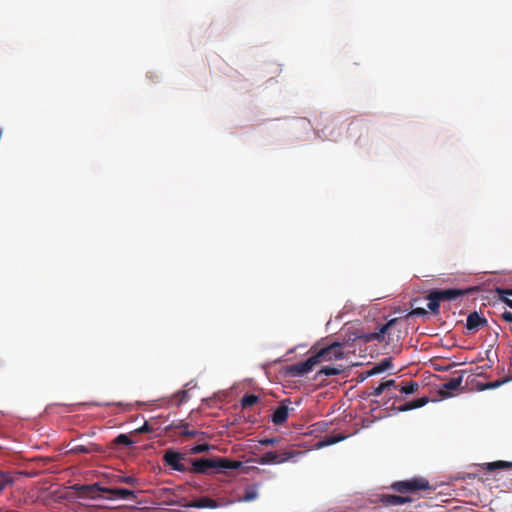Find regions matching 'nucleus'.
<instances>
[{"label": "nucleus", "mask_w": 512, "mask_h": 512, "mask_svg": "<svg viewBox=\"0 0 512 512\" xmlns=\"http://www.w3.org/2000/svg\"><path fill=\"white\" fill-rule=\"evenodd\" d=\"M315 356L318 363L340 360L344 358V344L339 342H333L321 349H319Z\"/></svg>", "instance_id": "5"}, {"label": "nucleus", "mask_w": 512, "mask_h": 512, "mask_svg": "<svg viewBox=\"0 0 512 512\" xmlns=\"http://www.w3.org/2000/svg\"><path fill=\"white\" fill-rule=\"evenodd\" d=\"M380 365V367L383 368V370H387L389 369L391 366H392V360L391 358H384L381 360L380 363H378Z\"/></svg>", "instance_id": "33"}, {"label": "nucleus", "mask_w": 512, "mask_h": 512, "mask_svg": "<svg viewBox=\"0 0 512 512\" xmlns=\"http://www.w3.org/2000/svg\"><path fill=\"white\" fill-rule=\"evenodd\" d=\"M342 371V366H324L318 371V375L335 376Z\"/></svg>", "instance_id": "19"}, {"label": "nucleus", "mask_w": 512, "mask_h": 512, "mask_svg": "<svg viewBox=\"0 0 512 512\" xmlns=\"http://www.w3.org/2000/svg\"><path fill=\"white\" fill-rule=\"evenodd\" d=\"M163 462L165 466L170 467L174 471L187 473L188 466L186 462H189L185 453L175 451L173 449H167L163 454Z\"/></svg>", "instance_id": "4"}, {"label": "nucleus", "mask_w": 512, "mask_h": 512, "mask_svg": "<svg viewBox=\"0 0 512 512\" xmlns=\"http://www.w3.org/2000/svg\"><path fill=\"white\" fill-rule=\"evenodd\" d=\"M499 298L503 303H505L509 308L512 309V299L505 296L504 294H499Z\"/></svg>", "instance_id": "37"}, {"label": "nucleus", "mask_w": 512, "mask_h": 512, "mask_svg": "<svg viewBox=\"0 0 512 512\" xmlns=\"http://www.w3.org/2000/svg\"><path fill=\"white\" fill-rule=\"evenodd\" d=\"M384 372L383 368L379 364L375 365L371 370L367 372V376H372Z\"/></svg>", "instance_id": "34"}, {"label": "nucleus", "mask_w": 512, "mask_h": 512, "mask_svg": "<svg viewBox=\"0 0 512 512\" xmlns=\"http://www.w3.org/2000/svg\"><path fill=\"white\" fill-rule=\"evenodd\" d=\"M346 437L343 436V435H337V436H326L325 439L323 440V444L324 445H332V444H335L339 441H342L344 440Z\"/></svg>", "instance_id": "28"}, {"label": "nucleus", "mask_w": 512, "mask_h": 512, "mask_svg": "<svg viewBox=\"0 0 512 512\" xmlns=\"http://www.w3.org/2000/svg\"><path fill=\"white\" fill-rule=\"evenodd\" d=\"M154 428L149 424L148 421H145L144 424L135 429L134 432L137 433V434H143V433H151V432H154Z\"/></svg>", "instance_id": "29"}, {"label": "nucleus", "mask_w": 512, "mask_h": 512, "mask_svg": "<svg viewBox=\"0 0 512 512\" xmlns=\"http://www.w3.org/2000/svg\"><path fill=\"white\" fill-rule=\"evenodd\" d=\"M258 497V492L255 488H248L245 490L244 495L241 497L240 501L250 502Z\"/></svg>", "instance_id": "23"}, {"label": "nucleus", "mask_w": 512, "mask_h": 512, "mask_svg": "<svg viewBox=\"0 0 512 512\" xmlns=\"http://www.w3.org/2000/svg\"><path fill=\"white\" fill-rule=\"evenodd\" d=\"M440 302L441 300L438 299V295L437 293L433 290L430 292V294L428 295V308L433 312V313H438L439 312V307H440Z\"/></svg>", "instance_id": "16"}, {"label": "nucleus", "mask_w": 512, "mask_h": 512, "mask_svg": "<svg viewBox=\"0 0 512 512\" xmlns=\"http://www.w3.org/2000/svg\"><path fill=\"white\" fill-rule=\"evenodd\" d=\"M379 500L384 506H400L411 502L412 498L409 496L383 494Z\"/></svg>", "instance_id": "10"}, {"label": "nucleus", "mask_w": 512, "mask_h": 512, "mask_svg": "<svg viewBox=\"0 0 512 512\" xmlns=\"http://www.w3.org/2000/svg\"><path fill=\"white\" fill-rule=\"evenodd\" d=\"M499 294H504L505 296H512V288L511 289H501L498 291Z\"/></svg>", "instance_id": "41"}, {"label": "nucleus", "mask_w": 512, "mask_h": 512, "mask_svg": "<svg viewBox=\"0 0 512 512\" xmlns=\"http://www.w3.org/2000/svg\"><path fill=\"white\" fill-rule=\"evenodd\" d=\"M382 384H383V386H384L385 390H386V389H388V388H390V387H395V388L397 387V385H396V381H395V380H393V379H390V380L384 381V382H382Z\"/></svg>", "instance_id": "39"}, {"label": "nucleus", "mask_w": 512, "mask_h": 512, "mask_svg": "<svg viewBox=\"0 0 512 512\" xmlns=\"http://www.w3.org/2000/svg\"><path fill=\"white\" fill-rule=\"evenodd\" d=\"M391 488L400 494H406L419 490H429L431 489V486L427 479L423 477H417L410 480L394 482L391 485Z\"/></svg>", "instance_id": "3"}, {"label": "nucleus", "mask_w": 512, "mask_h": 512, "mask_svg": "<svg viewBox=\"0 0 512 512\" xmlns=\"http://www.w3.org/2000/svg\"><path fill=\"white\" fill-rule=\"evenodd\" d=\"M426 314V310L423 308H415L409 314H407L404 318L408 320L410 316H423Z\"/></svg>", "instance_id": "31"}, {"label": "nucleus", "mask_w": 512, "mask_h": 512, "mask_svg": "<svg viewBox=\"0 0 512 512\" xmlns=\"http://www.w3.org/2000/svg\"><path fill=\"white\" fill-rule=\"evenodd\" d=\"M428 402H429V397L424 396V397L418 398L416 400L407 402V403L399 406L398 410L399 411H408V410L420 408V407H423L424 405H426Z\"/></svg>", "instance_id": "14"}, {"label": "nucleus", "mask_w": 512, "mask_h": 512, "mask_svg": "<svg viewBox=\"0 0 512 512\" xmlns=\"http://www.w3.org/2000/svg\"><path fill=\"white\" fill-rule=\"evenodd\" d=\"M437 295L438 299L441 301H450L457 299L459 297H462L464 295H467L471 289H457V288H449V289H437L434 290Z\"/></svg>", "instance_id": "8"}, {"label": "nucleus", "mask_w": 512, "mask_h": 512, "mask_svg": "<svg viewBox=\"0 0 512 512\" xmlns=\"http://www.w3.org/2000/svg\"><path fill=\"white\" fill-rule=\"evenodd\" d=\"M419 388V384L415 381H410L409 383L403 385L401 388H400V391L401 393H404V394H412L414 392H416Z\"/></svg>", "instance_id": "24"}, {"label": "nucleus", "mask_w": 512, "mask_h": 512, "mask_svg": "<svg viewBox=\"0 0 512 512\" xmlns=\"http://www.w3.org/2000/svg\"><path fill=\"white\" fill-rule=\"evenodd\" d=\"M385 390L382 383H380L376 388H374L373 392L371 393L372 396L378 397L380 396L383 391Z\"/></svg>", "instance_id": "36"}, {"label": "nucleus", "mask_w": 512, "mask_h": 512, "mask_svg": "<svg viewBox=\"0 0 512 512\" xmlns=\"http://www.w3.org/2000/svg\"><path fill=\"white\" fill-rule=\"evenodd\" d=\"M122 482L127 484H133L135 482V479L132 476H125L122 478Z\"/></svg>", "instance_id": "40"}, {"label": "nucleus", "mask_w": 512, "mask_h": 512, "mask_svg": "<svg viewBox=\"0 0 512 512\" xmlns=\"http://www.w3.org/2000/svg\"><path fill=\"white\" fill-rule=\"evenodd\" d=\"M14 483V478L10 473L0 471V494Z\"/></svg>", "instance_id": "18"}, {"label": "nucleus", "mask_w": 512, "mask_h": 512, "mask_svg": "<svg viewBox=\"0 0 512 512\" xmlns=\"http://www.w3.org/2000/svg\"><path fill=\"white\" fill-rule=\"evenodd\" d=\"M115 444L117 445H124V446H130L133 444V441L130 439V437L126 434H120L118 435L115 440Z\"/></svg>", "instance_id": "26"}, {"label": "nucleus", "mask_w": 512, "mask_h": 512, "mask_svg": "<svg viewBox=\"0 0 512 512\" xmlns=\"http://www.w3.org/2000/svg\"><path fill=\"white\" fill-rule=\"evenodd\" d=\"M319 364L318 360L314 355L310 356L303 362L292 364L288 367V372L293 376H304L307 373L311 372L313 368Z\"/></svg>", "instance_id": "6"}, {"label": "nucleus", "mask_w": 512, "mask_h": 512, "mask_svg": "<svg viewBox=\"0 0 512 512\" xmlns=\"http://www.w3.org/2000/svg\"><path fill=\"white\" fill-rule=\"evenodd\" d=\"M277 442L278 440L276 438H264L259 441V443L264 446L274 445Z\"/></svg>", "instance_id": "35"}, {"label": "nucleus", "mask_w": 512, "mask_h": 512, "mask_svg": "<svg viewBox=\"0 0 512 512\" xmlns=\"http://www.w3.org/2000/svg\"><path fill=\"white\" fill-rule=\"evenodd\" d=\"M428 402H429V397L424 396V397L418 398L416 400L407 402V403L399 406L398 410L399 411H408V410L420 408V407H423L424 405H426Z\"/></svg>", "instance_id": "15"}, {"label": "nucleus", "mask_w": 512, "mask_h": 512, "mask_svg": "<svg viewBox=\"0 0 512 512\" xmlns=\"http://www.w3.org/2000/svg\"><path fill=\"white\" fill-rule=\"evenodd\" d=\"M71 452H74V453H90L91 450L88 447L84 446V445H76L73 448H71Z\"/></svg>", "instance_id": "32"}, {"label": "nucleus", "mask_w": 512, "mask_h": 512, "mask_svg": "<svg viewBox=\"0 0 512 512\" xmlns=\"http://www.w3.org/2000/svg\"><path fill=\"white\" fill-rule=\"evenodd\" d=\"M501 318L506 322L512 323V313L510 311H504Z\"/></svg>", "instance_id": "38"}, {"label": "nucleus", "mask_w": 512, "mask_h": 512, "mask_svg": "<svg viewBox=\"0 0 512 512\" xmlns=\"http://www.w3.org/2000/svg\"><path fill=\"white\" fill-rule=\"evenodd\" d=\"M108 492L113 497L118 498V499H124V500L133 499L134 500L136 498L135 492L132 490L126 489V488H112V489H109Z\"/></svg>", "instance_id": "13"}, {"label": "nucleus", "mask_w": 512, "mask_h": 512, "mask_svg": "<svg viewBox=\"0 0 512 512\" xmlns=\"http://www.w3.org/2000/svg\"><path fill=\"white\" fill-rule=\"evenodd\" d=\"M289 415V407L281 403L273 412L271 419L275 425H281L286 422Z\"/></svg>", "instance_id": "12"}, {"label": "nucleus", "mask_w": 512, "mask_h": 512, "mask_svg": "<svg viewBox=\"0 0 512 512\" xmlns=\"http://www.w3.org/2000/svg\"><path fill=\"white\" fill-rule=\"evenodd\" d=\"M189 463L187 473L191 474H209L211 470L225 473L228 470H235L242 466L241 461L224 457L189 458Z\"/></svg>", "instance_id": "1"}, {"label": "nucleus", "mask_w": 512, "mask_h": 512, "mask_svg": "<svg viewBox=\"0 0 512 512\" xmlns=\"http://www.w3.org/2000/svg\"><path fill=\"white\" fill-rule=\"evenodd\" d=\"M500 468L501 469H510V468H512V462L496 461V462L487 463V469L490 471L500 469Z\"/></svg>", "instance_id": "22"}, {"label": "nucleus", "mask_w": 512, "mask_h": 512, "mask_svg": "<svg viewBox=\"0 0 512 512\" xmlns=\"http://www.w3.org/2000/svg\"><path fill=\"white\" fill-rule=\"evenodd\" d=\"M291 457H292V454H290V453H278L276 451H269V452L262 454L259 457L258 463H260L262 465L284 463L287 460H289Z\"/></svg>", "instance_id": "7"}, {"label": "nucleus", "mask_w": 512, "mask_h": 512, "mask_svg": "<svg viewBox=\"0 0 512 512\" xmlns=\"http://www.w3.org/2000/svg\"><path fill=\"white\" fill-rule=\"evenodd\" d=\"M179 436L186 437V438H194L199 435H203L204 433L198 430H190L188 427V424H182L179 426Z\"/></svg>", "instance_id": "17"}, {"label": "nucleus", "mask_w": 512, "mask_h": 512, "mask_svg": "<svg viewBox=\"0 0 512 512\" xmlns=\"http://www.w3.org/2000/svg\"><path fill=\"white\" fill-rule=\"evenodd\" d=\"M213 446L207 443L198 444L193 446L190 450V454H200L209 451Z\"/></svg>", "instance_id": "25"}, {"label": "nucleus", "mask_w": 512, "mask_h": 512, "mask_svg": "<svg viewBox=\"0 0 512 512\" xmlns=\"http://www.w3.org/2000/svg\"><path fill=\"white\" fill-rule=\"evenodd\" d=\"M462 384V376L450 378L443 384V388L450 391L457 390Z\"/></svg>", "instance_id": "20"}, {"label": "nucleus", "mask_w": 512, "mask_h": 512, "mask_svg": "<svg viewBox=\"0 0 512 512\" xmlns=\"http://www.w3.org/2000/svg\"><path fill=\"white\" fill-rule=\"evenodd\" d=\"M488 321L485 317L481 316L478 312L474 311L467 317L466 328L469 331H478L485 327Z\"/></svg>", "instance_id": "9"}, {"label": "nucleus", "mask_w": 512, "mask_h": 512, "mask_svg": "<svg viewBox=\"0 0 512 512\" xmlns=\"http://www.w3.org/2000/svg\"><path fill=\"white\" fill-rule=\"evenodd\" d=\"M259 401V397L254 394H245L241 399L242 408L246 409Z\"/></svg>", "instance_id": "21"}, {"label": "nucleus", "mask_w": 512, "mask_h": 512, "mask_svg": "<svg viewBox=\"0 0 512 512\" xmlns=\"http://www.w3.org/2000/svg\"><path fill=\"white\" fill-rule=\"evenodd\" d=\"M178 404H182L188 400V392L185 390H180L174 395Z\"/></svg>", "instance_id": "30"}, {"label": "nucleus", "mask_w": 512, "mask_h": 512, "mask_svg": "<svg viewBox=\"0 0 512 512\" xmlns=\"http://www.w3.org/2000/svg\"><path fill=\"white\" fill-rule=\"evenodd\" d=\"M185 507H191V508H211L215 509L218 507V502L212 498L209 497H201L199 499L190 501L189 503L184 505Z\"/></svg>", "instance_id": "11"}, {"label": "nucleus", "mask_w": 512, "mask_h": 512, "mask_svg": "<svg viewBox=\"0 0 512 512\" xmlns=\"http://www.w3.org/2000/svg\"><path fill=\"white\" fill-rule=\"evenodd\" d=\"M408 326L407 319L405 318H393L387 323L383 324L378 331L372 333H365L361 338L365 342L386 340L389 343L399 342L403 339L404 334Z\"/></svg>", "instance_id": "2"}, {"label": "nucleus", "mask_w": 512, "mask_h": 512, "mask_svg": "<svg viewBox=\"0 0 512 512\" xmlns=\"http://www.w3.org/2000/svg\"><path fill=\"white\" fill-rule=\"evenodd\" d=\"M512 380V376L511 377H506L502 380H496V381H492V382H488L485 386H484V389H495V388H498L500 387L502 384L508 382Z\"/></svg>", "instance_id": "27"}]
</instances>
